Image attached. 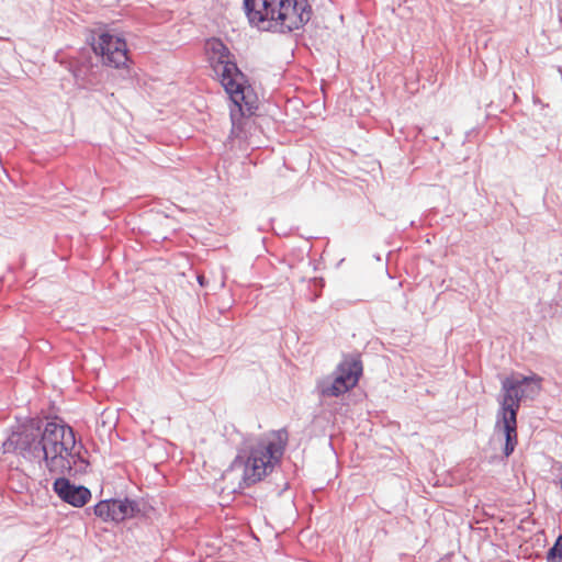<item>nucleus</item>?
Segmentation results:
<instances>
[{
    "label": "nucleus",
    "mask_w": 562,
    "mask_h": 562,
    "mask_svg": "<svg viewBox=\"0 0 562 562\" xmlns=\"http://www.w3.org/2000/svg\"><path fill=\"white\" fill-rule=\"evenodd\" d=\"M4 452H14L24 460L43 464L52 474H65L80 459L81 446L77 445L71 427L49 422L43 429L34 424L22 426L2 445Z\"/></svg>",
    "instance_id": "obj_1"
},
{
    "label": "nucleus",
    "mask_w": 562,
    "mask_h": 562,
    "mask_svg": "<svg viewBox=\"0 0 562 562\" xmlns=\"http://www.w3.org/2000/svg\"><path fill=\"white\" fill-rule=\"evenodd\" d=\"M288 441L284 429L270 431L256 440H244L234 463L245 464V479L251 483L260 481L280 461Z\"/></svg>",
    "instance_id": "obj_2"
},
{
    "label": "nucleus",
    "mask_w": 562,
    "mask_h": 562,
    "mask_svg": "<svg viewBox=\"0 0 562 562\" xmlns=\"http://www.w3.org/2000/svg\"><path fill=\"white\" fill-rule=\"evenodd\" d=\"M210 61L215 75L229 95L232 102L238 108L241 115L251 114L254 99L249 86L246 85L245 75L231 58L228 48L217 38H211L205 44Z\"/></svg>",
    "instance_id": "obj_3"
},
{
    "label": "nucleus",
    "mask_w": 562,
    "mask_h": 562,
    "mask_svg": "<svg viewBox=\"0 0 562 562\" xmlns=\"http://www.w3.org/2000/svg\"><path fill=\"white\" fill-rule=\"evenodd\" d=\"M361 373V361L357 357H348L338 366L333 378L319 381L317 389L322 396L337 397L356 386Z\"/></svg>",
    "instance_id": "obj_4"
},
{
    "label": "nucleus",
    "mask_w": 562,
    "mask_h": 562,
    "mask_svg": "<svg viewBox=\"0 0 562 562\" xmlns=\"http://www.w3.org/2000/svg\"><path fill=\"white\" fill-rule=\"evenodd\" d=\"M270 7L277 10L274 14L277 25L282 31L291 32L300 29L311 19L305 0H269Z\"/></svg>",
    "instance_id": "obj_5"
},
{
    "label": "nucleus",
    "mask_w": 562,
    "mask_h": 562,
    "mask_svg": "<svg viewBox=\"0 0 562 562\" xmlns=\"http://www.w3.org/2000/svg\"><path fill=\"white\" fill-rule=\"evenodd\" d=\"M98 37H93L92 49L100 55L103 64L119 68L127 61V48L123 38L106 30L100 31Z\"/></svg>",
    "instance_id": "obj_6"
},
{
    "label": "nucleus",
    "mask_w": 562,
    "mask_h": 562,
    "mask_svg": "<svg viewBox=\"0 0 562 562\" xmlns=\"http://www.w3.org/2000/svg\"><path fill=\"white\" fill-rule=\"evenodd\" d=\"M541 381L542 379L537 374L530 376L518 374L516 376L505 378L502 382V402H505L507 395L510 394L514 402L510 408L514 409L515 407V413L517 414L522 398H533L539 394Z\"/></svg>",
    "instance_id": "obj_7"
},
{
    "label": "nucleus",
    "mask_w": 562,
    "mask_h": 562,
    "mask_svg": "<svg viewBox=\"0 0 562 562\" xmlns=\"http://www.w3.org/2000/svg\"><path fill=\"white\" fill-rule=\"evenodd\" d=\"M244 4L250 24L265 31L278 27L274 18L277 10L270 7L269 0H244Z\"/></svg>",
    "instance_id": "obj_8"
},
{
    "label": "nucleus",
    "mask_w": 562,
    "mask_h": 562,
    "mask_svg": "<svg viewBox=\"0 0 562 562\" xmlns=\"http://www.w3.org/2000/svg\"><path fill=\"white\" fill-rule=\"evenodd\" d=\"M512 395L508 394L505 402H502V408L499 412L501 418L496 423V428H499L505 436V448L504 453L508 457L513 453L516 443H517V431H516V416L515 408H510L513 406Z\"/></svg>",
    "instance_id": "obj_9"
},
{
    "label": "nucleus",
    "mask_w": 562,
    "mask_h": 562,
    "mask_svg": "<svg viewBox=\"0 0 562 562\" xmlns=\"http://www.w3.org/2000/svg\"><path fill=\"white\" fill-rule=\"evenodd\" d=\"M53 488L61 501L75 507H82L91 497V493L87 487L71 484L65 477L56 479Z\"/></svg>",
    "instance_id": "obj_10"
},
{
    "label": "nucleus",
    "mask_w": 562,
    "mask_h": 562,
    "mask_svg": "<svg viewBox=\"0 0 562 562\" xmlns=\"http://www.w3.org/2000/svg\"><path fill=\"white\" fill-rule=\"evenodd\" d=\"M135 507L128 499H111V520L122 521L134 514Z\"/></svg>",
    "instance_id": "obj_11"
},
{
    "label": "nucleus",
    "mask_w": 562,
    "mask_h": 562,
    "mask_svg": "<svg viewBox=\"0 0 562 562\" xmlns=\"http://www.w3.org/2000/svg\"><path fill=\"white\" fill-rule=\"evenodd\" d=\"M548 562H561L562 561V536H559L553 547L548 551Z\"/></svg>",
    "instance_id": "obj_12"
},
{
    "label": "nucleus",
    "mask_w": 562,
    "mask_h": 562,
    "mask_svg": "<svg viewBox=\"0 0 562 562\" xmlns=\"http://www.w3.org/2000/svg\"><path fill=\"white\" fill-rule=\"evenodd\" d=\"M94 514L104 520H111V501H102L94 506Z\"/></svg>",
    "instance_id": "obj_13"
},
{
    "label": "nucleus",
    "mask_w": 562,
    "mask_h": 562,
    "mask_svg": "<svg viewBox=\"0 0 562 562\" xmlns=\"http://www.w3.org/2000/svg\"><path fill=\"white\" fill-rule=\"evenodd\" d=\"M226 276L223 270H220L217 277L213 278L214 289H223L225 286Z\"/></svg>",
    "instance_id": "obj_14"
},
{
    "label": "nucleus",
    "mask_w": 562,
    "mask_h": 562,
    "mask_svg": "<svg viewBox=\"0 0 562 562\" xmlns=\"http://www.w3.org/2000/svg\"><path fill=\"white\" fill-rule=\"evenodd\" d=\"M198 282L201 286H205L209 284V281L205 279L203 274L198 276Z\"/></svg>",
    "instance_id": "obj_15"
},
{
    "label": "nucleus",
    "mask_w": 562,
    "mask_h": 562,
    "mask_svg": "<svg viewBox=\"0 0 562 562\" xmlns=\"http://www.w3.org/2000/svg\"><path fill=\"white\" fill-rule=\"evenodd\" d=\"M234 435H235L236 437H240V435L238 434V431H236L235 429H234ZM229 440H231L233 443H237V440H236L235 438H233V434L231 435Z\"/></svg>",
    "instance_id": "obj_16"
}]
</instances>
